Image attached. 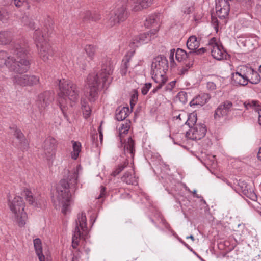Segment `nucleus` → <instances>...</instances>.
<instances>
[{
  "mask_svg": "<svg viewBox=\"0 0 261 261\" xmlns=\"http://www.w3.org/2000/svg\"><path fill=\"white\" fill-rule=\"evenodd\" d=\"M176 83L175 81H173L169 83V84L167 86V90H169L170 91H171L173 88L175 87Z\"/></svg>",
  "mask_w": 261,
  "mask_h": 261,
  "instance_id": "55",
  "label": "nucleus"
},
{
  "mask_svg": "<svg viewBox=\"0 0 261 261\" xmlns=\"http://www.w3.org/2000/svg\"><path fill=\"white\" fill-rule=\"evenodd\" d=\"M37 255L38 257L39 261H44L45 260V256L43 254L42 251L41 252H36Z\"/></svg>",
  "mask_w": 261,
  "mask_h": 261,
  "instance_id": "56",
  "label": "nucleus"
},
{
  "mask_svg": "<svg viewBox=\"0 0 261 261\" xmlns=\"http://www.w3.org/2000/svg\"><path fill=\"white\" fill-rule=\"evenodd\" d=\"M232 81L235 85L246 86L248 84V80L246 74V67H243L240 69V72H236L232 74Z\"/></svg>",
  "mask_w": 261,
  "mask_h": 261,
  "instance_id": "15",
  "label": "nucleus"
},
{
  "mask_svg": "<svg viewBox=\"0 0 261 261\" xmlns=\"http://www.w3.org/2000/svg\"><path fill=\"white\" fill-rule=\"evenodd\" d=\"M250 104L251 105L252 107L255 108V111H256V109H258V108H257V107L259 106L258 102L256 100H252L250 102Z\"/></svg>",
  "mask_w": 261,
  "mask_h": 261,
  "instance_id": "58",
  "label": "nucleus"
},
{
  "mask_svg": "<svg viewBox=\"0 0 261 261\" xmlns=\"http://www.w3.org/2000/svg\"><path fill=\"white\" fill-rule=\"evenodd\" d=\"M81 234L82 233L80 230L79 227H78L77 226L75 227L74 230L73 232L72 238V246L74 249L76 248L77 246H78V243Z\"/></svg>",
  "mask_w": 261,
  "mask_h": 261,
  "instance_id": "31",
  "label": "nucleus"
},
{
  "mask_svg": "<svg viewBox=\"0 0 261 261\" xmlns=\"http://www.w3.org/2000/svg\"><path fill=\"white\" fill-rule=\"evenodd\" d=\"M138 99V94L137 92H135L134 93L131 97V101H130V105L132 107V101H136Z\"/></svg>",
  "mask_w": 261,
  "mask_h": 261,
  "instance_id": "57",
  "label": "nucleus"
},
{
  "mask_svg": "<svg viewBox=\"0 0 261 261\" xmlns=\"http://www.w3.org/2000/svg\"><path fill=\"white\" fill-rule=\"evenodd\" d=\"M128 161H125L123 163L120 164L116 168V169L113 171L111 175L113 176H117L124 170V169L128 165Z\"/></svg>",
  "mask_w": 261,
  "mask_h": 261,
  "instance_id": "39",
  "label": "nucleus"
},
{
  "mask_svg": "<svg viewBox=\"0 0 261 261\" xmlns=\"http://www.w3.org/2000/svg\"><path fill=\"white\" fill-rule=\"evenodd\" d=\"M81 103L83 115L85 118H88L91 114V108L86 101L83 100L82 101Z\"/></svg>",
  "mask_w": 261,
  "mask_h": 261,
  "instance_id": "38",
  "label": "nucleus"
},
{
  "mask_svg": "<svg viewBox=\"0 0 261 261\" xmlns=\"http://www.w3.org/2000/svg\"><path fill=\"white\" fill-rule=\"evenodd\" d=\"M194 59L190 56V61L186 60L183 62V66L179 69V74L180 75L185 74L193 66Z\"/></svg>",
  "mask_w": 261,
  "mask_h": 261,
  "instance_id": "28",
  "label": "nucleus"
},
{
  "mask_svg": "<svg viewBox=\"0 0 261 261\" xmlns=\"http://www.w3.org/2000/svg\"><path fill=\"white\" fill-rule=\"evenodd\" d=\"M23 195L25 196L26 200L31 204H34L35 203L34 198L32 195V192L28 189L24 191Z\"/></svg>",
  "mask_w": 261,
  "mask_h": 261,
  "instance_id": "40",
  "label": "nucleus"
},
{
  "mask_svg": "<svg viewBox=\"0 0 261 261\" xmlns=\"http://www.w3.org/2000/svg\"><path fill=\"white\" fill-rule=\"evenodd\" d=\"M71 143H72L73 151L71 153V156L72 159L75 160L78 158L81 151V143L80 142L73 140L71 141Z\"/></svg>",
  "mask_w": 261,
  "mask_h": 261,
  "instance_id": "27",
  "label": "nucleus"
},
{
  "mask_svg": "<svg viewBox=\"0 0 261 261\" xmlns=\"http://www.w3.org/2000/svg\"><path fill=\"white\" fill-rule=\"evenodd\" d=\"M152 86L151 83H147L144 84L141 89V93L143 95H146Z\"/></svg>",
  "mask_w": 261,
  "mask_h": 261,
  "instance_id": "47",
  "label": "nucleus"
},
{
  "mask_svg": "<svg viewBox=\"0 0 261 261\" xmlns=\"http://www.w3.org/2000/svg\"><path fill=\"white\" fill-rule=\"evenodd\" d=\"M77 64L80 67L84 69L87 64V60L85 57L83 56L79 57L77 59Z\"/></svg>",
  "mask_w": 261,
  "mask_h": 261,
  "instance_id": "43",
  "label": "nucleus"
},
{
  "mask_svg": "<svg viewBox=\"0 0 261 261\" xmlns=\"http://www.w3.org/2000/svg\"><path fill=\"white\" fill-rule=\"evenodd\" d=\"M130 113L128 107H119L116 110L115 118L118 121L124 120Z\"/></svg>",
  "mask_w": 261,
  "mask_h": 261,
  "instance_id": "22",
  "label": "nucleus"
},
{
  "mask_svg": "<svg viewBox=\"0 0 261 261\" xmlns=\"http://www.w3.org/2000/svg\"><path fill=\"white\" fill-rule=\"evenodd\" d=\"M152 79L154 81V82L157 83V85L154 87V88L150 92V95H153L157 92V91L162 88L163 85L165 84V83L167 81V77H163V80L161 81H158L157 80H155V78L152 77Z\"/></svg>",
  "mask_w": 261,
  "mask_h": 261,
  "instance_id": "35",
  "label": "nucleus"
},
{
  "mask_svg": "<svg viewBox=\"0 0 261 261\" xmlns=\"http://www.w3.org/2000/svg\"><path fill=\"white\" fill-rule=\"evenodd\" d=\"M12 39V34L9 31H0V44L6 45L9 43Z\"/></svg>",
  "mask_w": 261,
  "mask_h": 261,
  "instance_id": "26",
  "label": "nucleus"
},
{
  "mask_svg": "<svg viewBox=\"0 0 261 261\" xmlns=\"http://www.w3.org/2000/svg\"><path fill=\"white\" fill-rule=\"evenodd\" d=\"M81 18L84 21H91L92 12L89 11H86L81 13Z\"/></svg>",
  "mask_w": 261,
  "mask_h": 261,
  "instance_id": "44",
  "label": "nucleus"
},
{
  "mask_svg": "<svg viewBox=\"0 0 261 261\" xmlns=\"http://www.w3.org/2000/svg\"><path fill=\"white\" fill-rule=\"evenodd\" d=\"M9 208L13 214L14 221L19 227H23L27 219V215L24 212V202L20 196L15 197L12 200H8Z\"/></svg>",
  "mask_w": 261,
  "mask_h": 261,
  "instance_id": "5",
  "label": "nucleus"
},
{
  "mask_svg": "<svg viewBox=\"0 0 261 261\" xmlns=\"http://www.w3.org/2000/svg\"><path fill=\"white\" fill-rule=\"evenodd\" d=\"M206 87L209 90L212 91L216 89V85L213 82H208L206 84Z\"/></svg>",
  "mask_w": 261,
  "mask_h": 261,
  "instance_id": "51",
  "label": "nucleus"
},
{
  "mask_svg": "<svg viewBox=\"0 0 261 261\" xmlns=\"http://www.w3.org/2000/svg\"><path fill=\"white\" fill-rule=\"evenodd\" d=\"M113 71V67L109 59L107 58L102 62L101 69L97 73L89 74L87 78L88 91L86 96L91 101H95L98 97L100 89L108 88L112 79L110 77Z\"/></svg>",
  "mask_w": 261,
  "mask_h": 261,
  "instance_id": "2",
  "label": "nucleus"
},
{
  "mask_svg": "<svg viewBox=\"0 0 261 261\" xmlns=\"http://www.w3.org/2000/svg\"><path fill=\"white\" fill-rule=\"evenodd\" d=\"M206 131L205 124H197L186 132V137L193 140H200L205 136Z\"/></svg>",
  "mask_w": 261,
  "mask_h": 261,
  "instance_id": "12",
  "label": "nucleus"
},
{
  "mask_svg": "<svg viewBox=\"0 0 261 261\" xmlns=\"http://www.w3.org/2000/svg\"><path fill=\"white\" fill-rule=\"evenodd\" d=\"M124 150L125 153H129L132 156L134 155L135 151V142L130 137L128 138L127 143L124 145Z\"/></svg>",
  "mask_w": 261,
  "mask_h": 261,
  "instance_id": "30",
  "label": "nucleus"
},
{
  "mask_svg": "<svg viewBox=\"0 0 261 261\" xmlns=\"http://www.w3.org/2000/svg\"><path fill=\"white\" fill-rule=\"evenodd\" d=\"M13 1L15 6L18 8H19L22 6L26 5L28 9H29L30 6L28 5L27 0H12Z\"/></svg>",
  "mask_w": 261,
  "mask_h": 261,
  "instance_id": "45",
  "label": "nucleus"
},
{
  "mask_svg": "<svg viewBox=\"0 0 261 261\" xmlns=\"http://www.w3.org/2000/svg\"><path fill=\"white\" fill-rule=\"evenodd\" d=\"M86 221L87 219L85 213H82L81 214L79 215L77 220L76 221V227L77 226L79 227V224L81 228L84 230V229L86 228L87 226Z\"/></svg>",
  "mask_w": 261,
  "mask_h": 261,
  "instance_id": "33",
  "label": "nucleus"
},
{
  "mask_svg": "<svg viewBox=\"0 0 261 261\" xmlns=\"http://www.w3.org/2000/svg\"><path fill=\"white\" fill-rule=\"evenodd\" d=\"M27 17H23V22L24 25L28 26L30 29H35V23L32 20H28V22H25V20H28Z\"/></svg>",
  "mask_w": 261,
  "mask_h": 261,
  "instance_id": "48",
  "label": "nucleus"
},
{
  "mask_svg": "<svg viewBox=\"0 0 261 261\" xmlns=\"http://www.w3.org/2000/svg\"><path fill=\"white\" fill-rule=\"evenodd\" d=\"M128 17V12L124 6L117 8L109 15L107 25L112 27L125 21Z\"/></svg>",
  "mask_w": 261,
  "mask_h": 261,
  "instance_id": "8",
  "label": "nucleus"
},
{
  "mask_svg": "<svg viewBox=\"0 0 261 261\" xmlns=\"http://www.w3.org/2000/svg\"><path fill=\"white\" fill-rule=\"evenodd\" d=\"M53 93L48 91H46L38 96L37 105L40 111L44 110L53 101Z\"/></svg>",
  "mask_w": 261,
  "mask_h": 261,
  "instance_id": "13",
  "label": "nucleus"
},
{
  "mask_svg": "<svg viewBox=\"0 0 261 261\" xmlns=\"http://www.w3.org/2000/svg\"><path fill=\"white\" fill-rule=\"evenodd\" d=\"M153 0H137V2L133 7V10L135 11H139L142 9H145L150 7Z\"/></svg>",
  "mask_w": 261,
  "mask_h": 261,
  "instance_id": "25",
  "label": "nucleus"
},
{
  "mask_svg": "<svg viewBox=\"0 0 261 261\" xmlns=\"http://www.w3.org/2000/svg\"><path fill=\"white\" fill-rule=\"evenodd\" d=\"M159 20V14H154L148 16L146 19L145 25L147 27L153 26L155 23L157 24Z\"/></svg>",
  "mask_w": 261,
  "mask_h": 261,
  "instance_id": "32",
  "label": "nucleus"
},
{
  "mask_svg": "<svg viewBox=\"0 0 261 261\" xmlns=\"http://www.w3.org/2000/svg\"><path fill=\"white\" fill-rule=\"evenodd\" d=\"M210 98L211 96L209 94L201 93L193 98L190 102V106L191 107L198 105L203 106L207 103Z\"/></svg>",
  "mask_w": 261,
  "mask_h": 261,
  "instance_id": "20",
  "label": "nucleus"
},
{
  "mask_svg": "<svg viewBox=\"0 0 261 261\" xmlns=\"http://www.w3.org/2000/svg\"><path fill=\"white\" fill-rule=\"evenodd\" d=\"M44 32H43L40 29H37L34 33V38L37 44H41L44 41H47L46 38L50 36L54 32V22L51 18L47 16L44 21Z\"/></svg>",
  "mask_w": 261,
  "mask_h": 261,
  "instance_id": "7",
  "label": "nucleus"
},
{
  "mask_svg": "<svg viewBox=\"0 0 261 261\" xmlns=\"http://www.w3.org/2000/svg\"><path fill=\"white\" fill-rule=\"evenodd\" d=\"M8 18V13L3 9L0 10V20L4 21Z\"/></svg>",
  "mask_w": 261,
  "mask_h": 261,
  "instance_id": "50",
  "label": "nucleus"
},
{
  "mask_svg": "<svg viewBox=\"0 0 261 261\" xmlns=\"http://www.w3.org/2000/svg\"><path fill=\"white\" fill-rule=\"evenodd\" d=\"M101 191H100V194L99 195V196H98V198L99 199L100 198H102L103 195H105V191H106V188L103 187V186H101Z\"/></svg>",
  "mask_w": 261,
  "mask_h": 261,
  "instance_id": "61",
  "label": "nucleus"
},
{
  "mask_svg": "<svg viewBox=\"0 0 261 261\" xmlns=\"http://www.w3.org/2000/svg\"><path fill=\"white\" fill-rule=\"evenodd\" d=\"M175 49H172L170 50L169 59L171 61H174V54Z\"/></svg>",
  "mask_w": 261,
  "mask_h": 261,
  "instance_id": "59",
  "label": "nucleus"
},
{
  "mask_svg": "<svg viewBox=\"0 0 261 261\" xmlns=\"http://www.w3.org/2000/svg\"><path fill=\"white\" fill-rule=\"evenodd\" d=\"M239 186L241 188L243 193L248 198L253 201H256L257 196L253 190L250 187V186L244 181L239 180L238 182Z\"/></svg>",
  "mask_w": 261,
  "mask_h": 261,
  "instance_id": "17",
  "label": "nucleus"
},
{
  "mask_svg": "<svg viewBox=\"0 0 261 261\" xmlns=\"http://www.w3.org/2000/svg\"><path fill=\"white\" fill-rule=\"evenodd\" d=\"M256 112H257L258 114V123L260 125H261V109H256Z\"/></svg>",
  "mask_w": 261,
  "mask_h": 261,
  "instance_id": "60",
  "label": "nucleus"
},
{
  "mask_svg": "<svg viewBox=\"0 0 261 261\" xmlns=\"http://www.w3.org/2000/svg\"><path fill=\"white\" fill-rule=\"evenodd\" d=\"M199 41L197 40L196 36L193 35L189 37L187 41V47L190 51H194L199 47Z\"/></svg>",
  "mask_w": 261,
  "mask_h": 261,
  "instance_id": "24",
  "label": "nucleus"
},
{
  "mask_svg": "<svg viewBox=\"0 0 261 261\" xmlns=\"http://www.w3.org/2000/svg\"><path fill=\"white\" fill-rule=\"evenodd\" d=\"M190 56L194 59V51H189L187 53L185 50L181 48H178L176 50L175 57L178 62H186L190 61Z\"/></svg>",
  "mask_w": 261,
  "mask_h": 261,
  "instance_id": "21",
  "label": "nucleus"
},
{
  "mask_svg": "<svg viewBox=\"0 0 261 261\" xmlns=\"http://www.w3.org/2000/svg\"><path fill=\"white\" fill-rule=\"evenodd\" d=\"M130 128V125L129 123H126V124H122L121 127L119 128V136L120 139H121V138L122 137V130L123 129H125V131H128ZM121 142H122V140H120Z\"/></svg>",
  "mask_w": 261,
  "mask_h": 261,
  "instance_id": "46",
  "label": "nucleus"
},
{
  "mask_svg": "<svg viewBox=\"0 0 261 261\" xmlns=\"http://www.w3.org/2000/svg\"><path fill=\"white\" fill-rule=\"evenodd\" d=\"M14 130V136L18 139L20 147L22 151L27 150L29 147V144L21 130L17 127H10Z\"/></svg>",
  "mask_w": 261,
  "mask_h": 261,
  "instance_id": "18",
  "label": "nucleus"
},
{
  "mask_svg": "<svg viewBox=\"0 0 261 261\" xmlns=\"http://www.w3.org/2000/svg\"><path fill=\"white\" fill-rule=\"evenodd\" d=\"M180 101L182 103H186L188 101L187 93L184 91L179 92L177 96Z\"/></svg>",
  "mask_w": 261,
  "mask_h": 261,
  "instance_id": "42",
  "label": "nucleus"
},
{
  "mask_svg": "<svg viewBox=\"0 0 261 261\" xmlns=\"http://www.w3.org/2000/svg\"><path fill=\"white\" fill-rule=\"evenodd\" d=\"M182 12L184 14H189L191 12V8L190 7H186L182 10Z\"/></svg>",
  "mask_w": 261,
  "mask_h": 261,
  "instance_id": "62",
  "label": "nucleus"
},
{
  "mask_svg": "<svg viewBox=\"0 0 261 261\" xmlns=\"http://www.w3.org/2000/svg\"><path fill=\"white\" fill-rule=\"evenodd\" d=\"M33 243L36 252L40 253L42 251L41 240L39 238H36L34 240Z\"/></svg>",
  "mask_w": 261,
  "mask_h": 261,
  "instance_id": "41",
  "label": "nucleus"
},
{
  "mask_svg": "<svg viewBox=\"0 0 261 261\" xmlns=\"http://www.w3.org/2000/svg\"><path fill=\"white\" fill-rule=\"evenodd\" d=\"M27 86H33L38 84L40 83L39 77L35 75L28 74Z\"/></svg>",
  "mask_w": 261,
  "mask_h": 261,
  "instance_id": "37",
  "label": "nucleus"
},
{
  "mask_svg": "<svg viewBox=\"0 0 261 261\" xmlns=\"http://www.w3.org/2000/svg\"><path fill=\"white\" fill-rule=\"evenodd\" d=\"M57 141L53 137L49 136L43 143L42 148L43 153L48 161L53 159L55 156Z\"/></svg>",
  "mask_w": 261,
  "mask_h": 261,
  "instance_id": "9",
  "label": "nucleus"
},
{
  "mask_svg": "<svg viewBox=\"0 0 261 261\" xmlns=\"http://www.w3.org/2000/svg\"><path fill=\"white\" fill-rule=\"evenodd\" d=\"M12 45L13 57L5 51H0V67L5 65L10 71L20 74L13 77L14 84L27 86L28 74H21L27 72L30 67L29 47L20 41L13 42Z\"/></svg>",
  "mask_w": 261,
  "mask_h": 261,
  "instance_id": "1",
  "label": "nucleus"
},
{
  "mask_svg": "<svg viewBox=\"0 0 261 261\" xmlns=\"http://www.w3.org/2000/svg\"><path fill=\"white\" fill-rule=\"evenodd\" d=\"M211 47L213 57L217 60H221L226 58L227 53L221 44H219L216 38H211L207 44Z\"/></svg>",
  "mask_w": 261,
  "mask_h": 261,
  "instance_id": "11",
  "label": "nucleus"
},
{
  "mask_svg": "<svg viewBox=\"0 0 261 261\" xmlns=\"http://www.w3.org/2000/svg\"><path fill=\"white\" fill-rule=\"evenodd\" d=\"M212 23H213V25L215 28V29L216 30V31H218V21L216 18H215L213 16H212Z\"/></svg>",
  "mask_w": 261,
  "mask_h": 261,
  "instance_id": "53",
  "label": "nucleus"
},
{
  "mask_svg": "<svg viewBox=\"0 0 261 261\" xmlns=\"http://www.w3.org/2000/svg\"><path fill=\"white\" fill-rule=\"evenodd\" d=\"M85 51L88 57L92 60L96 52V47L93 45H87L85 47Z\"/></svg>",
  "mask_w": 261,
  "mask_h": 261,
  "instance_id": "36",
  "label": "nucleus"
},
{
  "mask_svg": "<svg viewBox=\"0 0 261 261\" xmlns=\"http://www.w3.org/2000/svg\"><path fill=\"white\" fill-rule=\"evenodd\" d=\"M98 132H99V134L100 142H102V138H103V135H102V131H101V125L98 128Z\"/></svg>",
  "mask_w": 261,
  "mask_h": 261,
  "instance_id": "64",
  "label": "nucleus"
},
{
  "mask_svg": "<svg viewBox=\"0 0 261 261\" xmlns=\"http://www.w3.org/2000/svg\"><path fill=\"white\" fill-rule=\"evenodd\" d=\"M248 83L257 84L260 82L261 77L259 73L251 67H246Z\"/></svg>",
  "mask_w": 261,
  "mask_h": 261,
  "instance_id": "19",
  "label": "nucleus"
},
{
  "mask_svg": "<svg viewBox=\"0 0 261 261\" xmlns=\"http://www.w3.org/2000/svg\"><path fill=\"white\" fill-rule=\"evenodd\" d=\"M188 117V114L185 112H183L179 114L178 116H174L173 118L176 119H179L180 121H185Z\"/></svg>",
  "mask_w": 261,
  "mask_h": 261,
  "instance_id": "49",
  "label": "nucleus"
},
{
  "mask_svg": "<svg viewBox=\"0 0 261 261\" xmlns=\"http://www.w3.org/2000/svg\"><path fill=\"white\" fill-rule=\"evenodd\" d=\"M206 51V48L205 47H202L199 49H196L194 51V56L195 55H202Z\"/></svg>",
  "mask_w": 261,
  "mask_h": 261,
  "instance_id": "54",
  "label": "nucleus"
},
{
  "mask_svg": "<svg viewBox=\"0 0 261 261\" xmlns=\"http://www.w3.org/2000/svg\"><path fill=\"white\" fill-rule=\"evenodd\" d=\"M168 61L164 55H159L153 60L151 64L152 77L161 81L163 77H167L166 72L168 69Z\"/></svg>",
  "mask_w": 261,
  "mask_h": 261,
  "instance_id": "6",
  "label": "nucleus"
},
{
  "mask_svg": "<svg viewBox=\"0 0 261 261\" xmlns=\"http://www.w3.org/2000/svg\"><path fill=\"white\" fill-rule=\"evenodd\" d=\"M80 166L71 171H68L66 178L61 179L56 188L57 198L62 204V212L66 214L71 201V192H75L77 184L78 174Z\"/></svg>",
  "mask_w": 261,
  "mask_h": 261,
  "instance_id": "3",
  "label": "nucleus"
},
{
  "mask_svg": "<svg viewBox=\"0 0 261 261\" xmlns=\"http://www.w3.org/2000/svg\"><path fill=\"white\" fill-rule=\"evenodd\" d=\"M59 92L58 94V101L59 107L62 112L65 119L70 123H71L68 116L66 113V107L68 103L70 101V106L72 107L71 102H75L77 101L79 96V89L76 84L72 81L65 79L59 80Z\"/></svg>",
  "mask_w": 261,
  "mask_h": 261,
  "instance_id": "4",
  "label": "nucleus"
},
{
  "mask_svg": "<svg viewBox=\"0 0 261 261\" xmlns=\"http://www.w3.org/2000/svg\"><path fill=\"white\" fill-rule=\"evenodd\" d=\"M180 242L185 246H186L189 250H190L191 251H193V249L189 245H188L185 242L182 241V240H180Z\"/></svg>",
  "mask_w": 261,
  "mask_h": 261,
  "instance_id": "63",
  "label": "nucleus"
},
{
  "mask_svg": "<svg viewBox=\"0 0 261 261\" xmlns=\"http://www.w3.org/2000/svg\"><path fill=\"white\" fill-rule=\"evenodd\" d=\"M131 56L125 55L122 60V63L121 66L120 73L122 76L126 75L127 72V69L129 66V62L130 60Z\"/></svg>",
  "mask_w": 261,
  "mask_h": 261,
  "instance_id": "29",
  "label": "nucleus"
},
{
  "mask_svg": "<svg viewBox=\"0 0 261 261\" xmlns=\"http://www.w3.org/2000/svg\"><path fill=\"white\" fill-rule=\"evenodd\" d=\"M36 46L39 56L44 62H47L54 57L55 51L47 41L38 43Z\"/></svg>",
  "mask_w": 261,
  "mask_h": 261,
  "instance_id": "10",
  "label": "nucleus"
},
{
  "mask_svg": "<svg viewBox=\"0 0 261 261\" xmlns=\"http://www.w3.org/2000/svg\"><path fill=\"white\" fill-rule=\"evenodd\" d=\"M197 116L196 114L191 113L190 115L188 114V117L186 120L185 124L188 125L190 128L194 126L196 124Z\"/></svg>",
  "mask_w": 261,
  "mask_h": 261,
  "instance_id": "34",
  "label": "nucleus"
},
{
  "mask_svg": "<svg viewBox=\"0 0 261 261\" xmlns=\"http://www.w3.org/2000/svg\"><path fill=\"white\" fill-rule=\"evenodd\" d=\"M100 15L96 12L92 13L91 21H97L100 19Z\"/></svg>",
  "mask_w": 261,
  "mask_h": 261,
  "instance_id": "52",
  "label": "nucleus"
},
{
  "mask_svg": "<svg viewBox=\"0 0 261 261\" xmlns=\"http://www.w3.org/2000/svg\"><path fill=\"white\" fill-rule=\"evenodd\" d=\"M232 106V103L228 100H226L220 105L215 111V119L219 120L221 117L227 116Z\"/></svg>",
  "mask_w": 261,
  "mask_h": 261,
  "instance_id": "14",
  "label": "nucleus"
},
{
  "mask_svg": "<svg viewBox=\"0 0 261 261\" xmlns=\"http://www.w3.org/2000/svg\"><path fill=\"white\" fill-rule=\"evenodd\" d=\"M158 30L156 29L151 30L148 32L140 34L136 37L133 40L132 43L136 44V46H138V43L144 44L151 40L152 38H154V36Z\"/></svg>",
  "mask_w": 261,
  "mask_h": 261,
  "instance_id": "16",
  "label": "nucleus"
},
{
  "mask_svg": "<svg viewBox=\"0 0 261 261\" xmlns=\"http://www.w3.org/2000/svg\"><path fill=\"white\" fill-rule=\"evenodd\" d=\"M134 173L133 169H131L130 171H126L121 177L122 180L128 185H137L138 181L136 177L133 175Z\"/></svg>",
  "mask_w": 261,
  "mask_h": 261,
  "instance_id": "23",
  "label": "nucleus"
}]
</instances>
